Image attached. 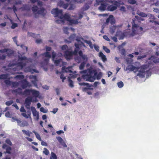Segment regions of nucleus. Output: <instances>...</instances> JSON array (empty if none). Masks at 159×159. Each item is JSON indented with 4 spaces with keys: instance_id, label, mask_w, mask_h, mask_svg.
<instances>
[{
    "instance_id": "nucleus-35",
    "label": "nucleus",
    "mask_w": 159,
    "mask_h": 159,
    "mask_svg": "<svg viewBox=\"0 0 159 159\" xmlns=\"http://www.w3.org/2000/svg\"><path fill=\"white\" fill-rule=\"evenodd\" d=\"M50 159H57L56 155L54 153L52 152H51Z\"/></svg>"
},
{
    "instance_id": "nucleus-47",
    "label": "nucleus",
    "mask_w": 159,
    "mask_h": 159,
    "mask_svg": "<svg viewBox=\"0 0 159 159\" xmlns=\"http://www.w3.org/2000/svg\"><path fill=\"white\" fill-rule=\"evenodd\" d=\"M118 87L120 88H121L124 86V84L122 81H120L117 83Z\"/></svg>"
},
{
    "instance_id": "nucleus-40",
    "label": "nucleus",
    "mask_w": 159,
    "mask_h": 159,
    "mask_svg": "<svg viewBox=\"0 0 159 159\" xmlns=\"http://www.w3.org/2000/svg\"><path fill=\"white\" fill-rule=\"evenodd\" d=\"M24 76L23 75H16L15 77V78L16 79H24Z\"/></svg>"
},
{
    "instance_id": "nucleus-53",
    "label": "nucleus",
    "mask_w": 159,
    "mask_h": 159,
    "mask_svg": "<svg viewBox=\"0 0 159 159\" xmlns=\"http://www.w3.org/2000/svg\"><path fill=\"white\" fill-rule=\"evenodd\" d=\"M80 49V48H75L74 51L73 52V54L74 55H76Z\"/></svg>"
},
{
    "instance_id": "nucleus-9",
    "label": "nucleus",
    "mask_w": 159,
    "mask_h": 159,
    "mask_svg": "<svg viewBox=\"0 0 159 159\" xmlns=\"http://www.w3.org/2000/svg\"><path fill=\"white\" fill-rule=\"evenodd\" d=\"M32 101V98L31 97H28L25 100V107L27 108H29L31 105Z\"/></svg>"
},
{
    "instance_id": "nucleus-36",
    "label": "nucleus",
    "mask_w": 159,
    "mask_h": 159,
    "mask_svg": "<svg viewBox=\"0 0 159 159\" xmlns=\"http://www.w3.org/2000/svg\"><path fill=\"white\" fill-rule=\"evenodd\" d=\"M68 81L69 83V86L73 88L74 87V84H73V81L70 79L69 77H68Z\"/></svg>"
},
{
    "instance_id": "nucleus-26",
    "label": "nucleus",
    "mask_w": 159,
    "mask_h": 159,
    "mask_svg": "<svg viewBox=\"0 0 159 159\" xmlns=\"http://www.w3.org/2000/svg\"><path fill=\"white\" fill-rule=\"evenodd\" d=\"M45 10L43 8H42L40 10L38 11L37 13L39 14H41L44 16L45 15V14L44 13Z\"/></svg>"
},
{
    "instance_id": "nucleus-28",
    "label": "nucleus",
    "mask_w": 159,
    "mask_h": 159,
    "mask_svg": "<svg viewBox=\"0 0 159 159\" xmlns=\"http://www.w3.org/2000/svg\"><path fill=\"white\" fill-rule=\"evenodd\" d=\"M62 61V59L60 58L58 60H54V63L56 66H58L60 64V62Z\"/></svg>"
},
{
    "instance_id": "nucleus-61",
    "label": "nucleus",
    "mask_w": 159,
    "mask_h": 159,
    "mask_svg": "<svg viewBox=\"0 0 159 159\" xmlns=\"http://www.w3.org/2000/svg\"><path fill=\"white\" fill-rule=\"evenodd\" d=\"M5 116L6 117L8 118H11V115L10 114V113L9 111H7L5 113Z\"/></svg>"
},
{
    "instance_id": "nucleus-23",
    "label": "nucleus",
    "mask_w": 159,
    "mask_h": 159,
    "mask_svg": "<svg viewBox=\"0 0 159 159\" xmlns=\"http://www.w3.org/2000/svg\"><path fill=\"white\" fill-rule=\"evenodd\" d=\"M31 89H25L23 92H22V95H24L25 96L29 95H30V93H31Z\"/></svg>"
},
{
    "instance_id": "nucleus-17",
    "label": "nucleus",
    "mask_w": 159,
    "mask_h": 159,
    "mask_svg": "<svg viewBox=\"0 0 159 159\" xmlns=\"http://www.w3.org/2000/svg\"><path fill=\"white\" fill-rule=\"evenodd\" d=\"M12 93H16V95H22L23 92L22 89L19 88L17 89L12 90Z\"/></svg>"
},
{
    "instance_id": "nucleus-52",
    "label": "nucleus",
    "mask_w": 159,
    "mask_h": 159,
    "mask_svg": "<svg viewBox=\"0 0 159 159\" xmlns=\"http://www.w3.org/2000/svg\"><path fill=\"white\" fill-rule=\"evenodd\" d=\"M19 85V84L17 82H13L12 83V87L16 88Z\"/></svg>"
},
{
    "instance_id": "nucleus-50",
    "label": "nucleus",
    "mask_w": 159,
    "mask_h": 159,
    "mask_svg": "<svg viewBox=\"0 0 159 159\" xmlns=\"http://www.w3.org/2000/svg\"><path fill=\"white\" fill-rule=\"evenodd\" d=\"M6 143L10 146H12V143L11 140L9 139H7L5 141Z\"/></svg>"
},
{
    "instance_id": "nucleus-1",
    "label": "nucleus",
    "mask_w": 159,
    "mask_h": 159,
    "mask_svg": "<svg viewBox=\"0 0 159 159\" xmlns=\"http://www.w3.org/2000/svg\"><path fill=\"white\" fill-rule=\"evenodd\" d=\"M143 20V19L138 16H135V18L133 19L131 23L133 31L130 34V36H133L136 34V31L134 29H137L139 27V23L140 22L141 20Z\"/></svg>"
},
{
    "instance_id": "nucleus-15",
    "label": "nucleus",
    "mask_w": 159,
    "mask_h": 159,
    "mask_svg": "<svg viewBox=\"0 0 159 159\" xmlns=\"http://www.w3.org/2000/svg\"><path fill=\"white\" fill-rule=\"evenodd\" d=\"M100 6L99 7L98 9L102 11H104L107 7V4L106 2H101L100 3Z\"/></svg>"
},
{
    "instance_id": "nucleus-2",
    "label": "nucleus",
    "mask_w": 159,
    "mask_h": 159,
    "mask_svg": "<svg viewBox=\"0 0 159 159\" xmlns=\"http://www.w3.org/2000/svg\"><path fill=\"white\" fill-rule=\"evenodd\" d=\"M18 61L19 62L17 63V66L20 67L21 69H22L28 62L27 58L25 56L20 57L19 56Z\"/></svg>"
},
{
    "instance_id": "nucleus-58",
    "label": "nucleus",
    "mask_w": 159,
    "mask_h": 159,
    "mask_svg": "<svg viewBox=\"0 0 159 159\" xmlns=\"http://www.w3.org/2000/svg\"><path fill=\"white\" fill-rule=\"evenodd\" d=\"M37 80L31 81V82L34 84V86L36 87H37L38 86L37 84Z\"/></svg>"
},
{
    "instance_id": "nucleus-22",
    "label": "nucleus",
    "mask_w": 159,
    "mask_h": 159,
    "mask_svg": "<svg viewBox=\"0 0 159 159\" xmlns=\"http://www.w3.org/2000/svg\"><path fill=\"white\" fill-rule=\"evenodd\" d=\"M78 53H79V56L80 57H81L82 59L84 60H85L86 61H87V60H88V58L87 57V56L86 55H84L83 54V52L82 51H81V50Z\"/></svg>"
},
{
    "instance_id": "nucleus-29",
    "label": "nucleus",
    "mask_w": 159,
    "mask_h": 159,
    "mask_svg": "<svg viewBox=\"0 0 159 159\" xmlns=\"http://www.w3.org/2000/svg\"><path fill=\"white\" fill-rule=\"evenodd\" d=\"M33 132L35 134L36 138L40 141H42V139L40 135L34 130Z\"/></svg>"
},
{
    "instance_id": "nucleus-49",
    "label": "nucleus",
    "mask_w": 159,
    "mask_h": 159,
    "mask_svg": "<svg viewBox=\"0 0 159 159\" xmlns=\"http://www.w3.org/2000/svg\"><path fill=\"white\" fill-rule=\"evenodd\" d=\"M28 125V123L27 121H25V122H21L20 126L21 127H24L25 126H27Z\"/></svg>"
},
{
    "instance_id": "nucleus-51",
    "label": "nucleus",
    "mask_w": 159,
    "mask_h": 159,
    "mask_svg": "<svg viewBox=\"0 0 159 159\" xmlns=\"http://www.w3.org/2000/svg\"><path fill=\"white\" fill-rule=\"evenodd\" d=\"M128 2L129 3L131 4H135L136 2L135 0H128Z\"/></svg>"
},
{
    "instance_id": "nucleus-45",
    "label": "nucleus",
    "mask_w": 159,
    "mask_h": 159,
    "mask_svg": "<svg viewBox=\"0 0 159 159\" xmlns=\"http://www.w3.org/2000/svg\"><path fill=\"white\" fill-rule=\"evenodd\" d=\"M43 150V152L45 155H48L49 153V151L46 148H44Z\"/></svg>"
},
{
    "instance_id": "nucleus-32",
    "label": "nucleus",
    "mask_w": 159,
    "mask_h": 159,
    "mask_svg": "<svg viewBox=\"0 0 159 159\" xmlns=\"http://www.w3.org/2000/svg\"><path fill=\"white\" fill-rule=\"evenodd\" d=\"M22 131L23 133L27 135L28 137H29L30 136V134H31V132H30L29 130L26 131L25 130H22Z\"/></svg>"
},
{
    "instance_id": "nucleus-16",
    "label": "nucleus",
    "mask_w": 159,
    "mask_h": 159,
    "mask_svg": "<svg viewBox=\"0 0 159 159\" xmlns=\"http://www.w3.org/2000/svg\"><path fill=\"white\" fill-rule=\"evenodd\" d=\"M148 59L152 61L155 63H159V58L157 57L152 56Z\"/></svg>"
},
{
    "instance_id": "nucleus-42",
    "label": "nucleus",
    "mask_w": 159,
    "mask_h": 159,
    "mask_svg": "<svg viewBox=\"0 0 159 159\" xmlns=\"http://www.w3.org/2000/svg\"><path fill=\"white\" fill-rule=\"evenodd\" d=\"M12 119H14L17 122L18 125L20 126V124L21 123V121L20 120L18 119L15 118L14 117H13Z\"/></svg>"
},
{
    "instance_id": "nucleus-39",
    "label": "nucleus",
    "mask_w": 159,
    "mask_h": 159,
    "mask_svg": "<svg viewBox=\"0 0 159 159\" xmlns=\"http://www.w3.org/2000/svg\"><path fill=\"white\" fill-rule=\"evenodd\" d=\"M86 63L84 62H82L79 66V68L81 70L83 69Z\"/></svg>"
},
{
    "instance_id": "nucleus-14",
    "label": "nucleus",
    "mask_w": 159,
    "mask_h": 159,
    "mask_svg": "<svg viewBox=\"0 0 159 159\" xmlns=\"http://www.w3.org/2000/svg\"><path fill=\"white\" fill-rule=\"evenodd\" d=\"M126 69L131 71H134L136 72L138 70L139 68L136 67L132 65H129L126 68Z\"/></svg>"
},
{
    "instance_id": "nucleus-25",
    "label": "nucleus",
    "mask_w": 159,
    "mask_h": 159,
    "mask_svg": "<svg viewBox=\"0 0 159 159\" xmlns=\"http://www.w3.org/2000/svg\"><path fill=\"white\" fill-rule=\"evenodd\" d=\"M84 42L87 44H88L90 48L91 49L93 48V45H92V43L90 40H84Z\"/></svg>"
},
{
    "instance_id": "nucleus-54",
    "label": "nucleus",
    "mask_w": 159,
    "mask_h": 159,
    "mask_svg": "<svg viewBox=\"0 0 159 159\" xmlns=\"http://www.w3.org/2000/svg\"><path fill=\"white\" fill-rule=\"evenodd\" d=\"M4 83L7 85H10L11 84V82L9 80H5L4 81Z\"/></svg>"
},
{
    "instance_id": "nucleus-12",
    "label": "nucleus",
    "mask_w": 159,
    "mask_h": 159,
    "mask_svg": "<svg viewBox=\"0 0 159 159\" xmlns=\"http://www.w3.org/2000/svg\"><path fill=\"white\" fill-rule=\"evenodd\" d=\"M73 54V53L72 51L66 50L64 52V56L67 59H70Z\"/></svg>"
},
{
    "instance_id": "nucleus-41",
    "label": "nucleus",
    "mask_w": 159,
    "mask_h": 159,
    "mask_svg": "<svg viewBox=\"0 0 159 159\" xmlns=\"http://www.w3.org/2000/svg\"><path fill=\"white\" fill-rule=\"evenodd\" d=\"M13 53V51L9 49H8V51L7 52V55L8 56H10L12 55Z\"/></svg>"
},
{
    "instance_id": "nucleus-10",
    "label": "nucleus",
    "mask_w": 159,
    "mask_h": 159,
    "mask_svg": "<svg viewBox=\"0 0 159 159\" xmlns=\"http://www.w3.org/2000/svg\"><path fill=\"white\" fill-rule=\"evenodd\" d=\"M3 149H5L6 151L4 152V153H7L8 154H11V151L12 150L11 148V147L7 145L6 144H3L2 146Z\"/></svg>"
},
{
    "instance_id": "nucleus-19",
    "label": "nucleus",
    "mask_w": 159,
    "mask_h": 159,
    "mask_svg": "<svg viewBox=\"0 0 159 159\" xmlns=\"http://www.w3.org/2000/svg\"><path fill=\"white\" fill-rule=\"evenodd\" d=\"M57 139L59 143L64 147H67V146L62 139L60 137H57Z\"/></svg>"
},
{
    "instance_id": "nucleus-33",
    "label": "nucleus",
    "mask_w": 159,
    "mask_h": 159,
    "mask_svg": "<svg viewBox=\"0 0 159 159\" xmlns=\"http://www.w3.org/2000/svg\"><path fill=\"white\" fill-rule=\"evenodd\" d=\"M8 76L7 74H3L0 75V79H6Z\"/></svg>"
},
{
    "instance_id": "nucleus-6",
    "label": "nucleus",
    "mask_w": 159,
    "mask_h": 159,
    "mask_svg": "<svg viewBox=\"0 0 159 159\" xmlns=\"http://www.w3.org/2000/svg\"><path fill=\"white\" fill-rule=\"evenodd\" d=\"M21 87L23 89H25L28 87H30L32 86L31 84L26 79H24L21 80Z\"/></svg>"
},
{
    "instance_id": "nucleus-37",
    "label": "nucleus",
    "mask_w": 159,
    "mask_h": 159,
    "mask_svg": "<svg viewBox=\"0 0 159 159\" xmlns=\"http://www.w3.org/2000/svg\"><path fill=\"white\" fill-rule=\"evenodd\" d=\"M104 0H96V3L94 4V6H97L100 5L101 2H103Z\"/></svg>"
},
{
    "instance_id": "nucleus-3",
    "label": "nucleus",
    "mask_w": 159,
    "mask_h": 159,
    "mask_svg": "<svg viewBox=\"0 0 159 159\" xmlns=\"http://www.w3.org/2000/svg\"><path fill=\"white\" fill-rule=\"evenodd\" d=\"M109 2L113 4V5H110L108 6L107 7V10L108 11H113L116 10L117 9V7L119 6L120 5V2L115 0L109 1Z\"/></svg>"
},
{
    "instance_id": "nucleus-60",
    "label": "nucleus",
    "mask_w": 159,
    "mask_h": 159,
    "mask_svg": "<svg viewBox=\"0 0 159 159\" xmlns=\"http://www.w3.org/2000/svg\"><path fill=\"white\" fill-rule=\"evenodd\" d=\"M146 57V55H143L142 56H138L137 58L138 60H140L142 58H145Z\"/></svg>"
},
{
    "instance_id": "nucleus-57",
    "label": "nucleus",
    "mask_w": 159,
    "mask_h": 159,
    "mask_svg": "<svg viewBox=\"0 0 159 159\" xmlns=\"http://www.w3.org/2000/svg\"><path fill=\"white\" fill-rule=\"evenodd\" d=\"M8 48H4L3 49L0 50V52L2 53L7 52L8 51Z\"/></svg>"
},
{
    "instance_id": "nucleus-30",
    "label": "nucleus",
    "mask_w": 159,
    "mask_h": 159,
    "mask_svg": "<svg viewBox=\"0 0 159 159\" xmlns=\"http://www.w3.org/2000/svg\"><path fill=\"white\" fill-rule=\"evenodd\" d=\"M41 55L42 56H44L46 57L50 58L51 57V55L50 54V53L48 52H45L43 53H42Z\"/></svg>"
},
{
    "instance_id": "nucleus-13",
    "label": "nucleus",
    "mask_w": 159,
    "mask_h": 159,
    "mask_svg": "<svg viewBox=\"0 0 159 159\" xmlns=\"http://www.w3.org/2000/svg\"><path fill=\"white\" fill-rule=\"evenodd\" d=\"M57 5L60 7H62L65 9H66L69 6L68 3L65 4L62 1H60L57 3Z\"/></svg>"
},
{
    "instance_id": "nucleus-31",
    "label": "nucleus",
    "mask_w": 159,
    "mask_h": 159,
    "mask_svg": "<svg viewBox=\"0 0 159 159\" xmlns=\"http://www.w3.org/2000/svg\"><path fill=\"white\" fill-rule=\"evenodd\" d=\"M137 14L142 17H145L147 16V15L145 13L141 12H137Z\"/></svg>"
},
{
    "instance_id": "nucleus-63",
    "label": "nucleus",
    "mask_w": 159,
    "mask_h": 159,
    "mask_svg": "<svg viewBox=\"0 0 159 159\" xmlns=\"http://www.w3.org/2000/svg\"><path fill=\"white\" fill-rule=\"evenodd\" d=\"M40 111L44 113H46L47 112V111L45 110L43 107H42L40 108Z\"/></svg>"
},
{
    "instance_id": "nucleus-21",
    "label": "nucleus",
    "mask_w": 159,
    "mask_h": 159,
    "mask_svg": "<svg viewBox=\"0 0 159 159\" xmlns=\"http://www.w3.org/2000/svg\"><path fill=\"white\" fill-rule=\"evenodd\" d=\"M31 93H32V95L36 98L38 97L39 95V91H37L35 89H31Z\"/></svg>"
},
{
    "instance_id": "nucleus-48",
    "label": "nucleus",
    "mask_w": 159,
    "mask_h": 159,
    "mask_svg": "<svg viewBox=\"0 0 159 159\" xmlns=\"http://www.w3.org/2000/svg\"><path fill=\"white\" fill-rule=\"evenodd\" d=\"M13 103V100H11L9 101H7L6 103L5 104L7 106H10Z\"/></svg>"
},
{
    "instance_id": "nucleus-8",
    "label": "nucleus",
    "mask_w": 159,
    "mask_h": 159,
    "mask_svg": "<svg viewBox=\"0 0 159 159\" xmlns=\"http://www.w3.org/2000/svg\"><path fill=\"white\" fill-rule=\"evenodd\" d=\"M72 66H69L67 67H66L65 66H63L62 67V70L63 72L66 73H75L76 71L74 72L72 71Z\"/></svg>"
},
{
    "instance_id": "nucleus-5",
    "label": "nucleus",
    "mask_w": 159,
    "mask_h": 159,
    "mask_svg": "<svg viewBox=\"0 0 159 159\" xmlns=\"http://www.w3.org/2000/svg\"><path fill=\"white\" fill-rule=\"evenodd\" d=\"M62 10H59L58 8H56L52 9L51 13L55 17H58L60 18V16L62 15Z\"/></svg>"
},
{
    "instance_id": "nucleus-27",
    "label": "nucleus",
    "mask_w": 159,
    "mask_h": 159,
    "mask_svg": "<svg viewBox=\"0 0 159 159\" xmlns=\"http://www.w3.org/2000/svg\"><path fill=\"white\" fill-rule=\"evenodd\" d=\"M116 28V26L114 25L111 27L110 28V32L111 34H113L115 32Z\"/></svg>"
},
{
    "instance_id": "nucleus-46",
    "label": "nucleus",
    "mask_w": 159,
    "mask_h": 159,
    "mask_svg": "<svg viewBox=\"0 0 159 159\" xmlns=\"http://www.w3.org/2000/svg\"><path fill=\"white\" fill-rule=\"evenodd\" d=\"M38 9V8L37 6H34L32 7V10L33 12H35L37 11Z\"/></svg>"
},
{
    "instance_id": "nucleus-62",
    "label": "nucleus",
    "mask_w": 159,
    "mask_h": 159,
    "mask_svg": "<svg viewBox=\"0 0 159 159\" xmlns=\"http://www.w3.org/2000/svg\"><path fill=\"white\" fill-rule=\"evenodd\" d=\"M120 10L121 11L124 12H125L126 11L125 8L124 6H122L120 7Z\"/></svg>"
},
{
    "instance_id": "nucleus-24",
    "label": "nucleus",
    "mask_w": 159,
    "mask_h": 159,
    "mask_svg": "<svg viewBox=\"0 0 159 159\" xmlns=\"http://www.w3.org/2000/svg\"><path fill=\"white\" fill-rule=\"evenodd\" d=\"M99 57L101 58L103 61L105 62L107 60L106 56L102 52L99 53Z\"/></svg>"
},
{
    "instance_id": "nucleus-44",
    "label": "nucleus",
    "mask_w": 159,
    "mask_h": 159,
    "mask_svg": "<svg viewBox=\"0 0 159 159\" xmlns=\"http://www.w3.org/2000/svg\"><path fill=\"white\" fill-rule=\"evenodd\" d=\"M103 50L107 53H109L110 51L109 49H108L106 46H103Z\"/></svg>"
},
{
    "instance_id": "nucleus-64",
    "label": "nucleus",
    "mask_w": 159,
    "mask_h": 159,
    "mask_svg": "<svg viewBox=\"0 0 159 159\" xmlns=\"http://www.w3.org/2000/svg\"><path fill=\"white\" fill-rule=\"evenodd\" d=\"M30 78L31 79H33L34 80H37V77L35 75H31L30 77Z\"/></svg>"
},
{
    "instance_id": "nucleus-7",
    "label": "nucleus",
    "mask_w": 159,
    "mask_h": 159,
    "mask_svg": "<svg viewBox=\"0 0 159 159\" xmlns=\"http://www.w3.org/2000/svg\"><path fill=\"white\" fill-rule=\"evenodd\" d=\"M82 77L83 78L86 79V81L90 82H93L95 80V78L93 76H92L91 74L83 75Z\"/></svg>"
},
{
    "instance_id": "nucleus-43",
    "label": "nucleus",
    "mask_w": 159,
    "mask_h": 159,
    "mask_svg": "<svg viewBox=\"0 0 159 159\" xmlns=\"http://www.w3.org/2000/svg\"><path fill=\"white\" fill-rule=\"evenodd\" d=\"M27 35L29 37L31 36L33 37L34 38H36V34L32 33H30L29 32H28Z\"/></svg>"
},
{
    "instance_id": "nucleus-18",
    "label": "nucleus",
    "mask_w": 159,
    "mask_h": 159,
    "mask_svg": "<svg viewBox=\"0 0 159 159\" xmlns=\"http://www.w3.org/2000/svg\"><path fill=\"white\" fill-rule=\"evenodd\" d=\"M70 18V16L68 14H65L64 15H63V14H62V15L60 16V19L61 20L63 19L68 21Z\"/></svg>"
},
{
    "instance_id": "nucleus-38",
    "label": "nucleus",
    "mask_w": 159,
    "mask_h": 159,
    "mask_svg": "<svg viewBox=\"0 0 159 159\" xmlns=\"http://www.w3.org/2000/svg\"><path fill=\"white\" fill-rule=\"evenodd\" d=\"M81 57L79 56L75 57V61L78 63H80L81 61Z\"/></svg>"
},
{
    "instance_id": "nucleus-59",
    "label": "nucleus",
    "mask_w": 159,
    "mask_h": 159,
    "mask_svg": "<svg viewBox=\"0 0 159 159\" xmlns=\"http://www.w3.org/2000/svg\"><path fill=\"white\" fill-rule=\"evenodd\" d=\"M68 48V46L66 45H64L61 46V49L62 50H65Z\"/></svg>"
},
{
    "instance_id": "nucleus-4",
    "label": "nucleus",
    "mask_w": 159,
    "mask_h": 159,
    "mask_svg": "<svg viewBox=\"0 0 159 159\" xmlns=\"http://www.w3.org/2000/svg\"><path fill=\"white\" fill-rule=\"evenodd\" d=\"M79 84L80 86H86L87 87H85L83 88V91L84 92H86L88 94L91 95L92 94V93L91 91H89V89H90L89 88L91 87L92 86V85L88 83H86L84 82H83L82 83H79Z\"/></svg>"
},
{
    "instance_id": "nucleus-56",
    "label": "nucleus",
    "mask_w": 159,
    "mask_h": 159,
    "mask_svg": "<svg viewBox=\"0 0 159 159\" xmlns=\"http://www.w3.org/2000/svg\"><path fill=\"white\" fill-rule=\"evenodd\" d=\"M60 77V78L62 80V82H64V80L66 79V77L63 74H61Z\"/></svg>"
},
{
    "instance_id": "nucleus-20",
    "label": "nucleus",
    "mask_w": 159,
    "mask_h": 159,
    "mask_svg": "<svg viewBox=\"0 0 159 159\" xmlns=\"http://www.w3.org/2000/svg\"><path fill=\"white\" fill-rule=\"evenodd\" d=\"M31 110L33 113L34 116H36L37 119L38 120L39 118V115L38 113H37V111L35 108L33 107H31Z\"/></svg>"
},
{
    "instance_id": "nucleus-11",
    "label": "nucleus",
    "mask_w": 159,
    "mask_h": 159,
    "mask_svg": "<svg viewBox=\"0 0 159 159\" xmlns=\"http://www.w3.org/2000/svg\"><path fill=\"white\" fill-rule=\"evenodd\" d=\"M110 22L111 24L115 23V20L114 19L113 16L112 15H110L109 17L107 19L105 24L108 25Z\"/></svg>"
},
{
    "instance_id": "nucleus-55",
    "label": "nucleus",
    "mask_w": 159,
    "mask_h": 159,
    "mask_svg": "<svg viewBox=\"0 0 159 159\" xmlns=\"http://www.w3.org/2000/svg\"><path fill=\"white\" fill-rule=\"evenodd\" d=\"M69 29V28L68 27H64L63 29L64 33L66 34H68L69 33L68 32V30Z\"/></svg>"
},
{
    "instance_id": "nucleus-34",
    "label": "nucleus",
    "mask_w": 159,
    "mask_h": 159,
    "mask_svg": "<svg viewBox=\"0 0 159 159\" xmlns=\"http://www.w3.org/2000/svg\"><path fill=\"white\" fill-rule=\"evenodd\" d=\"M68 21L70 22V23L71 24H76L78 23V20L73 19H71L70 18V19Z\"/></svg>"
}]
</instances>
